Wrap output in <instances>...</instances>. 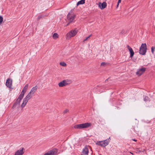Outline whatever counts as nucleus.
<instances>
[{
	"mask_svg": "<svg viewBox=\"0 0 155 155\" xmlns=\"http://www.w3.org/2000/svg\"><path fill=\"white\" fill-rule=\"evenodd\" d=\"M29 100V97H18L17 99L16 103H20L21 102H22V103L21 107L23 108L25 106Z\"/></svg>",
	"mask_w": 155,
	"mask_h": 155,
	"instance_id": "f257e3e1",
	"label": "nucleus"
},
{
	"mask_svg": "<svg viewBox=\"0 0 155 155\" xmlns=\"http://www.w3.org/2000/svg\"><path fill=\"white\" fill-rule=\"evenodd\" d=\"M91 123H87L76 125L74 126V127L76 129H79L86 128L91 126Z\"/></svg>",
	"mask_w": 155,
	"mask_h": 155,
	"instance_id": "f03ea898",
	"label": "nucleus"
},
{
	"mask_svg": "<svg viewBox=\"0 0 155 155\" xmlns=\"http://www.w3.org/2000/svg\"><path fill=\"white\" fill-rule=\"evenodd\" d=\"M76 15L71 11H70L67 15V19L69 21V23L67 25H68L70 23L73 21L75 18Z\"/></svg>",
	"mask_w": 155,
	"mask_h": 155,
	"instance_id": "7ed1b4c3",
	"label": "nucleus"
},
{
	"mask_svg": "<svg viewBox=\"0 0 155 155\" xmlns=\"http://www.w3.org/2000/svg\"><path fill=\"white\" fill-rule=\"evenodd\" d=\"M147 48L146 43L142 44L139 51V53L142 55L145 54L147 52Z\"/></svg>",
	"mask_w": 155,
	"mask_h": 155,
	"instance_id": "20e7f679",
	"label": "nucleus"
},
{
	"mask_svg": "<svg viewBox=\"0 0 155 155\" xmlns=\"http://www.w3.org/2000/svg\"><path fill=\"white\" fill-rule=\"evenodd\" d=\"M110 140V137L109 139L107 140H106L104 141H97V142L96 144L101 147H105L108 144Z\"/></svg>",
	"mask_w": 155,
	"mask_h": 155,
	"instance_id": "39448f33",
	"label": "nucleus"
},
{
	"mask_svg": "<svg viewBox=\"0 0 155 155\" xmlns=\"http://www.w3.org/2000/svg\"><path fill=\"white\" fill-rule=\"evenodd\" d=\"M71 82L72 81L71 80H64L59 83L58 85L59 87H63L71 84Z\"/></svg>",
	"mask_w": 155,
	"mask_h": 155,
	"instance_id": "423d86ee",
	"label": "nucleus"
},
{
	"mask_svg": "<svg viewBox=\"0 0 155 155\" xmlns=\"http://www.w3.org/2000/svg\"><path fill=\"white\" fill-rule=\"evenodd\" d=\"M77 32L76 29H74V30L71 31L66 34V38L67 39H69L71 37L75 36L77 34Z\"/></svg>",
	"mask_w": 155,
	"mask_h": 155,
	"instance_id": "0eeeda50",
	"label": "nucleus"
},
{
	"mask_svg": "<svg viewBox=\"0 0 155 155\" xmlns=\"http://www.w3.org/2000/svg\"><path fill=\"white\" fill-rule=\"evenodd\" d=\"M38 87L36 86L33 87L26 97H31L34 96L33 94L36 91Z\"/></svg>",
	"mask_w": 155,
	"mask_h": 155,
	"instance_id": "6e6552de",
	"label": "nucleus"
},
{
	"mask_svg": "<svg viewBox=\"0 0 155 155\" xmlns=\"http://www.w3.org/2000/svg\"><path fill=\"white\" fill-rule=\"evenodd\" d=\"M24 152L25 149L23 147L21 148L15 152L14 155H22Z\"/></svg>",
	"mask_w": 155,
	"mask_h": 155,
	"instance_id": "1a4fd4ad",
	"label": "nucleus"
},
{
	"mask_svg": "<svg viewBox=\"0 0 155 155\" xmlns=\"http://www.w3.org/2000/svg\"><path fill=\"white\" fill-rule=\"evenodd\" d=\"M12 79L8 78L6 80L5 85L8 87L10 88H12Z\"/></svg>",
	"mask_w": 155,
	"mask_h": 155,
	"instance_id": "9d476101",
	"label": "nucleus"
},
{
	"mask_svg": "<svg viewBox=\"0 0 155 155\" xmlns=\"http://www.w3.org/2000/svg\"><path fill=\"white\" fill-rule=\"evenodd\" d=\"M57 152V150L56 149H53L48 152L45 153L44 155H55Z\"/></svg>",
	"mask_w": 155,
	"mask_h": 155,
	"instance_id": "9b49d317",
	"label": "nucleus"
},
{
	"mask_svg": "<svg viewBox=\"0 0 155 155\" xmlns=\"http://www.w3.org/2000/svg\"><path fill=\"white\" fill-rule=\"evenodd\" d=\"M145 68H143L138 70L136 72V74L138 76L141 75L146 71Z\"/></svg>",
	"mask_w": 155,
	"mask_h": 155,
	"instance_id": "f8f14e48",
	"label": "nucleus"
},
{
	"mask_svg": "<svg viewBox=\"0 0 155 155\" xmlns=\"http://www.w3.org/2000/svg\"><path fill=\"white\" fill-rule=\"evenodd\" d=\"M88 148H90L89 146L88 147L86 146L83 149L82 152V155H88Z\"/></svg>",
	"mask_w": 155,
	"mask_h": 155,
	"instance_id": "ddd939ff",
	"label": "nucleus"
},
{
	"mask_svg": "<svg viewBox=\"0 0 155 155\" xmlns=\"http://www.w3.org/2000/svg\"><path fill=\"white\" fill-rule=\"evenodd\" d=\"M107 3L105 2H104L102 3H99L98 6L101 9H103L106 8L107 6Z\"/></svg>",
	"mask_w": 155,
	"mask_h": 155,
	"instance_id": "4468645a",
	"label": "nucleus"
},
{
	"mask_svg": "<svg viewBox=\"0 0 155 155\" xmlns=\"http://www.w3.org/2000/svg\"><path fill=\"white\" fill-rule=\"evenodd\" d=\"M135 152L136 153H140L141 152H143L144 151V149H141L140 150V148H136L134 149Z\"/></svg>",
	"mask_w": 155,
	"mask_h": 155,
	"instance_id": "2eb2a0df",
	"label": "nucleus"
},
{
	"mask_svg": "<svg viewBox=\"0 0 155 155\" xmlns=\"http://www.w3.org/2000/svg\"><path fill=\"white\" fill-rule=\"evenodd\" d=\"M129 51H130V58H132L134 56V52L132 48L130 49V50H129Z\"/></svg>",
	"mask_w": 155,
	"mask_h": 155,
	"instance_id": "dca6fc26",
	"label": "nucleus"
},
{
	"mask_svg": "<svg viewBox=\"0 0 155 155\" xmlns=\"http://www.w3.org/2000/svg\"><path fill=\"white\" fill-rule=\"evenodd\" d=\"M85 0H81L77 3V6L79 5L83 4L84 3Z\"/></svg>",
	"mask_w": 155,
	"mask_h": 155,
	"instance_id": "f3484780",
	"label": "nucleus"
},
{
	"mask_svg": "<svg viewBox=\"0 0 155 155\" xmlns=\"http://www.w3.org/2000/svg\"><path fill=\"white\" fill-rule=\"evenodd\" d=\"M28 84H26L25 85V87H23V88L22 89V91L26 92V91H27L28 88Z\"/></svg>",
	"mask_w": 155,
	"mask_h": 155,
	"instance_id": "a211bd4d",
	"label": "nucleus"
},
{
	"mask_svg": "<svg viewBox=\"0 0 155 155\" xmlns=\"http://www.w3.org/2000/svg\"><path fill=\"white\" fill-rule=\"evenodd\" d=\"M53 38L54 39H56L58 38V35L57 33H54L53 35Z\"/></svg>",
	"mask_w": 155,
	"mask_h": 155,
	"instance_id": "6ab92c4d",
	"label": "nucleus"
},
{
	"mask_svg": "<svg viewBox=\"0 0 155 155\" xmlns=\"http://www.w3.org/2000/svg\"><path fill=\"white\" fill-rule=\"evenodd\" d=\"M25 92L22 90L19 97H23Z\"/></svg>",
	"mask_w": 155,
	"mask_h": 155,
	"instance_id": "aec40b11",
	"label": "nucleus"
},
{
	"mask_svg": "<svg viewBox=\"0 0 155 155\" xmlns=\"http://www.w3.org/2000/svg\"><path fill=\"white\" fill-rule=\"evenodd\" d=\"M60 64L63 66L65 67L66 66V64L64 62H61L60 63Z\"/></svg>",
	"mask_w": 155,
	"mask_h": 155,
	"instance_id": "412c9836",
	"label": "nucleus"
},
{
	"mask_svg": "<svg viewBox=\"0 0 155 155\" xmlns=\"http://www.w3.org/2000/svg\"><path fill=\"white\" fill-rule=\"evenodd\" d=\"M44 17V15H41L38 16V18L37 19V20H38L41 18H43Z\"/></svg>",
	"mask_w": 155,
	"mask_h": 155,
	"instance_id": "4be33fe9",
	"label": "nucleus"
},
{
	"mask_svg": "<svg viewBox=\"0 0 155 155\" xmlns=\"http://www.w3.org/2000/svg\"><path fill=\"white\" fill-rule=\"evenodd\" d=\"M155 49V46L152 47L151 48V52L152 53H154V50Z\"/></svg>",
	"mask_w": 155,
	"mask_h": 155,
	"instance_id": "5701e85b",
	"label": "nucleus"
},
{
	"mask_svg": "<svg viewBox=\"0 0 155 155\" xmlns=\"http://www.w3.org/2000/svg\"><path fill=\"white\" fill-rule=\"evenodd\" d=\"M107 63H105L104 62H103L101 64V66H104L105 65H106Z\"/></svg>",
	"mask_w": 155,
	"mask_h": 155,
	"instance_id": "b1692460",
	"label": "nucleus"
},
{
	"mask_svg": "<svg viewBox=\"0 0 155 155\" xmlns=\"http://www.w3.org/2000/svg\"><path fill=\"white\" fill-rule=\"evenodd\" d=\"M3 17L1 16H0V24H1L3 21Z\"/></svg>",
	"mask_w": 155,
	"mask_h": 155,
	"instance_id": "393cba45",
	"label": "nucleus"
},
{
	"mask_svg": "<svg viewBox=\"0 0 155 155\" xmlns=\"http://www.w3.org/2000/svg\"><path fill=\"white\" fill-rule=\"evenodd\" d=\"M69 111V110L68 109H66L64 110L63 113L64 114L66 113Z\"/></svg>",
	"mask_w": 155,
	"mask_h": 155,
	"instance_id": "a878e982",
	"label": "nucleus"
},
{
	"mask_svg": "<svg viewBox=\"0 0 155 155\" xmlns=\"http://www.w3.org/2000/svg\"><path fill=\"white\" fill-rule=\"evenodd\" d=\"M127 48L128 49L129 51L130 50V49L132 48H131L130 46H129L128 45H127Z\"/></svg>",
	"mask_w": 155,
	"mask_h": 155,
	"instance_id": "bb28decb",
	"label": "nucleus"
},
{
	"mask_svg": "<svg viewBox=\"0 0 155 155\" xmlns=\"http://www.w3.org/2000/svg\"><path fill=\"white\" fill-rule=\"evenodd\" d=\"M121 0H118V2L117 3V6H118V5L119 3H120Z\"/></svg>",
	"mask_w": 155,
	"mask_h": 155,
	"instance_id": "cd10ccee",
	"label": "nucleus"
},
{
	"mask_svg": "<svg viewBox=\"0 0 155 155\" xmlns=\"http://www.w3.org/2000/svg\"><path fill=\"white\" fill-rule=\"evenodd\" d=\"M89 38H88V37H87V38H86V39H84V40L83 41L84 42L85 41L87 40Z\"/></svg>",
	"mask_w": 155,
	"mask_h": 155,
	"instance_id": "c85d7f7f",
	"label": "nucleus"
},
{
	"mask_svg": "<svg viewBox=\"0 0 155 155\" xmlns=\"http://www.w3.org/2000/svg\"><path fill=\"white\" fill-rule=\"evenodd\" d=\"M91 35H92L91 34L88 37H87L88 38H89L91 36Z\"/></svg>",
	"mask_w": 155,
	"mask_h": 155,
	"instance_id": "c756f323",
	"label": "nucleus"
},
{
	"mask_svg": "<svg viewBox=\"0 0 155 155\" xmlns=\"http://www.w3.org/2000/svg\"><path fill=\"white\" fill-rule=\"evenodd\" d=\"M132 140L134 141H137V140H135V139H133Z\"/></svg>",
	"mask_w": 155,
	"mask_h": 155,
	"instance_id": "7c9ffc66",
	"label": "nucleus"
},
{
	"mask_svg": "<svg viewBox=\"0 0 155 155\" xmlns=\"http://www.w3.org/2000/svg\"><path fill=\"white\" fill-rule=\"evenodd\" d=\"M101 88H103V89H104V87H101Z\"/></svg>",
	"mask_w": 155,
	"mask_h": 155,
	"instance_id": "2f4dec72",
	"label": "nucleus"
},
{
	"mask_svg": "<svg viewBox=\"0 0 155 155\" xmlns=\"http://www.w3.org/2000/svg\"><path fill=\"white\" fill-rule=\"evenodd\" d=\"M121 33L122 34H123V31H122L121 32Z\"/></svg>",
	"mask_w": 155,
	"mask_h": 155,
	"instance_id": "473e14b6",
	"label": "nucleus"
},
{
	"mask_svg": "<svg viewBox=\"0 0 155 155\" xmlns=\"http://www.w3.org/2000/svg\"><path fill=\"white\" fill-rule=\"evenodd\" d=\"M130 153H131V154H132L133 155H134V154H133V153L130 152Z\"/></svg>",
	"mask_w": 155,
	"mask_h": 155,
	"instance_id": "72a5a7b5",
	"label": "nucleus"
},
{
	"mask_svg": "<svg viewBox=\"0 0 155 155\" xmlns=\"http://www.w3.org/2000/svg\"><path fill=\"white\" fill-rule=\"evenodd\" d=\"M15 106V104H14V105H13V107H14Z\"/></svg>",
	"mask_w": 155,
	"mask_h": 155,
	"instance_id": "f704fd0d",
	"label": "nucleus"
},
{
	"mask_svg": "<svg viewBox=\"0 0 155 155\" xmlns=\"http://www.w3.org/2000/svg\"><path fill=\"white\" fill-rule=\"evenodd\" d=\"M145 98H144V100L145 101Z\"/></svg>",
	"mask_w": 155,
	"mask_h": 155,
	"instance_id": "c9c22d12",
	"label": "nucleus"
},
{
	"mask_svg": "<svg viewBox=\"0 0 155 155\" xmlns=\"http://www.w3.org/2000/svg\"><path fill=\"white\" fill-rule=\"evenodd\" d=\"M108 80V79H107L106 80V81H107Z\"/></svg>",
	"mask_w": 155,
	"mask_h": 155,
	"instance_id": "e433bc0d",
	"label": "nucleus"
}]
</instances>
